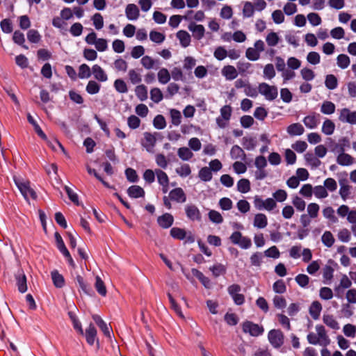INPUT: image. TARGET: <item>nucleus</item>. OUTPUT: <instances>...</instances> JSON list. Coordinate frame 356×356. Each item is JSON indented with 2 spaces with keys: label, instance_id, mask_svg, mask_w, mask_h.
Instances as JSON below:
<instances>
[{
  "label": "nucleus",
  "instance_id": "obj_1",
  "mask_svg": "<svg viewBox=\"0 0 356 356\" xmlns=\"http://www.w3.org/2000/svg\"><path fill=\"white\" fill-rule=\"evenodd\" d=\"M15 183L23 197L28 200L29 198L36 199L37 195L35 191L31 187L30 182L20 178H14Z\"/></svg>",
  "mask_w": 356,
  "mask_h": 356
},
{
  "label": "nucleus",
  "instance_id": "obj_2",
  "mask_svg": "<svg viewBox=\"0 0 356 356\" xmlns=\"http://www.w3.org/2000/svg\"><path fill=\"white\" fill-rule=\"evenodd\" d=\"M259 94L264 97L267 101H273L278 96V90L277 86L269 85L267 83L262 82L258 86Z\"/></svg>",
  "mask_w": 356,
  "mask_h": 356
},
{
  "label": "nucleus",
  "instance_id": "obj_3",
  "mask_svg": "<svg viewBox=\"0 0 356 356\" xmlns=\"http://www.w3.org/2000/svg\"><path fill=\"white\" fill-rule=\"evenodd\" d=\"M229 239L233 244L238 245L242 249H248L252 246L251 239L247 236H243L238 231L234 232Z\"/></svg>",
  "mask_w": 356,
  "mask_h": 356
},
{
  "label": "nucleus",
  "instance_id": "obj_4",
  "mask_svg": "<svg viewBox=\"0 0 356 356\" xmlns=\"http://www.w3.org/2000/svg\"><path fill=\"white\" fill-rule=\"evenodd\" d=\"M352 284L353 283L351 278H349L345 274L342 275L339 281V284L337 286H336L334 289L336 296L338 298H341L344 293V290L347 289H351L350 287Z\"/></svg>",
  "mask_w": 356,
  "mask_h": 356
},
{
  "label": "nucleus",
  "instance_id": "obj_5",
  "mask_svg": "<svg viewBox=\"0 0 356 356\" xmlns=\"http://www.w3.org/2000/svg\"><path fill=\"white\" fill-rule=\"evenodd\" d=\"M270 343L275 348L281 347L284 343V334L280 330H271L268 334Z\"/></svg>",
  "mask_w": 356,
  "mask_h": 356
},
{
  "label": "nucleus",
  "instance_id": "obj_6",
  "mask_svg": "<svg viewBox=\"0 0 356 356\" xmlns=\"http://www.w3.org/2000/svg\"><path fill=\"white\" fill-rule=\"evenodd\" d=\"M302 122L307 129H315L321 122V115L312 112L302 119Z\"/></svg>",
  "mask_w": 356,
  "mask_h": 356
},
{
  "label": "nucleus",
  "instance_id": "obj_7",
  "mask_svg": "<svg viewBox=\"0 0 356 356\" xmlns=\"http://www.w3.org/2000/svg\"><path fill=\"white\" fill-rule=\"evenodd\" d=\"M243 331L245 333H248L251 336L258 337L261 335L264 330L263 327L259 326L251 321H245L242 325Z\"/></svg>",
  "mask_w": 356,
  "mask_h": 356
},
{
  "label": "nucleus",
  "instance_id": "obj_8",
  "mask_svg": "<svg viewBox=\"0 0 356 356\" xmlns=\"http://www.w3.org/2000/svg\"><path fill=\"white\" fill-rule=\"evenodd\" d=\"M339 120L344 123L356 124V111H352L348 108L341 109Z\"/></svg>",
  "mask_w": 356,
  "mask_h": 356
},
{
  "label": "nucleus",
  "instance_id": "obj_9",
  "mask_svg": "<svg viewBox=\"0 0 356 356\" xmlns=\"http://www.w3.org/2000/svg\"><path fill=\"white\" fill-rule=\"evenodd\" d=\"M340 147V154L337 157V162L342 166L351 165L354 161V158L348 154L344 152V147L341 145H336V149Z\"/></svg>",
  "mask_w": 356,
  "mask_h": 356
},
{
  "label": "nucleus",
  "instance_id": "obj_10",
  "mask_svg": "<svg viewBox=\"0 0 356 356\" xmlns=\"http://www.w3.org/2000/svg\"><path fill=\"white\" fill-rule=\"evenodd\" d=\"M186 217L191 221H200L202 215L197 206L193 204H188L184 207Z\"/></svg>",
  "mask_w": 356,
  "mask_h": 356
},
{
  "label": "nucleus",
  "instance_id": "obj_11",
  "mask_svg": "<svg viewBox=\"0 0 356 356\" xmlns=\"http://www.w3.org/2000/svg\"><path fill=\"white\" fill-rule=\"evenodd\" d=\"M144 138L141 141L142 146L148 152H153L155 147L156 139L154 134L149 132L143 134Z\"/></svg>",
  "mask_w": 356,
  "mask_h": 356
},
{
  "label": "nucleus",
  "instance_id": "obj_12",
  "mask_svg": "<svg viewBox=\"0 0 356 356\" xmlns=\"http://www.w3.org/2000/svg\"><path fill=\"white\" fill-rule=\"evenodd\" d=\"M255 207L259 209H266L267 211L273 210L277 204L274 199L273 198H267L266 200H262L261 198L256 197L254 200Z\"/></svg>",
  "mask_w": 356,
  "mask_h": 356
},
{
  "label": "nucleus",
  "instance_id": "obj_13",
  "mask_svg": "<svg viewBox=\"0 0 356 356\" xmlns=\"http://www.w3.org/2000/svg\"><path fill=\"white\" fill-rule=\"evenodd\" d=\"M315 330L317 338L320 342V346L323 347L328 346L330 343V339L327 334L325 327L322 325H316Z\"/></svg>",
  "mask_w": 356,
  "mask_h": 356
},
{
  "label": "nucleus",
  "instance_id": "obj_14",
  "mask_svg": "<svg viewBox=\"0 0 356 356\" xmlns=\"http://www.w3.org/2000/svg\"><path fill=\"white\" fill-rule=\"evenodd\" d=\"M168 195L172 202H175L178 204H183L186 202V195L184 190L180 187L171 190Z\"/></svg>",
  "mask_w": 356,
  "mask_h": 356
},
{
  "label": "nucleus",
  "instance_id": "obj_15",
  "mask_svg": "<svg viewBox=\"0 0 356 356\" xmlns=\"http://www.w3.org/2000/svg\"><path fill=\"white\" fill-rule=\"evenodd\" d=\"M125 15L130 21H136L140 17V10L134 3H129L125 8Z\"/></svg>",
  "mask_w": 356,
  "mask_h": 356
},
{
  "label": "nucleus",
  "instance_id": "obj_16",
  "mask_svg": "<svg viewBox=\"0 0 356 356\" xmlns=\"http://www.w3.org/2000/svg\"><path fill=\"white\" fill-rule=\"evenodd\" d=\"M15 280L18 291L22 293H25L27 291V281L23 270H18L15 275Z\"/></svg>",
  "mask_w": 356,
  "mask_h": 356
},
{
  "label": "nucleus",
  "instance_id": "obj_17",
  "mask_svg": "<svg viewBox=\"0 0 356 356\" xmlns=\"http://www.w3.org/2000/svg\"><path fill=\"white\" fill-rule=\"evenodd\" d=\"M188 29L193 33L194 38L197 40L202 39L204 35L205 29L202 24L191 22L188 26Z\"/></svg>",
  "mask_w": 356,
  "mask_h": 356
},
{
  "label": "nucleus",
  "instance_id": "obj_18",
  "mask_svg": "<svg viewBox=\"0 0 356 356\" xmlns=\"http://www.w3.org/2000/svg\"><path fill=\"white\" fill-rule=\"evenodd\" d=\"M222 75L227 81H232L235 79L238 76L237 70L230 65H225L221 70Z\"/></svg>",
  "mask_w": 356,
  "mask_h": 356
},
{
  "label": "nucleus",
  "instance_id": "obj_19",
  "mask_svg": "<svg viewBox=\"0 0 356 356\" xmlns=\"http://www.w3.org/2000/svg\"><path fill=\"white\" fill-rule=\"evenodd\" d=\"M183 18L186 21L193 19L196 22H202L205 18V15L202 10H198L194 13L193 10H190L186 11V14L183 16Z\"/></svg>",
  "mask_w": 356,
  "mask_h": 356
},
{
  "label": "nucleus",
  "instance_id": "obj_20",
  "mask_svg": "<svg viewBox=\"0 0 356 356\" xmlns=\"http://www.w3.org/2000/svg\"><path fill=\"white\" fill-rule=\"evenodd\" d=\"M92 73L95 79L100 82H105L108 80L106 73L99 65H94L92 67Z\"/></svg>",
  "mask_w": 356,
  "mask_h": 356
},
{
  "label": "nucleus",
  "instance_id": "obj_21",
  "mask_svg": "<svg viewBox=\"0 0 356 356\" xmlns=\"http://www.w3.org/2000/svg\"><path fill=\"white\" fill-rule=\"evenodd\" d=\"M174 222L173 216L168 213H165L163 215L159 216L157 218V222L160 227L164 229H168L172 226Z\"/></svg>",
  "mask_w": 356,
  "mask_h": 356
},
{
  "label": "nucleus",
  "instance_id": "obj_22",
  "mask_svg": "<svg viewBox=\"0 0 356 356\" xmlns=\"http://www.w3.org/2000/svg\"><path fill=\"white\" fill-rule=\"evenodd\" d=\"M141 65L147 70L157 69L159 65V60H155L149 56H145L140 60Z\"/></svg>",
  "mask_w": 356,
  "mask_h": 356
},
{
  "label": "nucleus",
  "instance_id": "obj_23",
  "mask_svg": "<svg viewBox=\"0 0 356 356\" xmlns=\"http://www.w3.org/2000/svg\"><path fill=\"white\" fill-rule=\"evenodd\" d=\"M268 225V218L264 213H257L254 216L253 225L257 229H264Z\"/></svg>",
  "mask_w": 356,
  "mask_h": 356
},
{
  "label": "nucleus",
  "instance_id": "obj_24",
  "mask_svg": "<svg viewBox=\"0 0 356 356\" xmlns=\"http://www.w3.org/2000/svg\"><path fill=\"white\" fill-rule=\"evenodd\" d=\"M286 131L290 136H300L304 134L305 129L303 126L297 122L293 123L287 127Z\"/></svg>",
  "mask_w": 356,
  "mask_h": 356
},
{
  "label": "nucleus",
  "instance_id": "obj_25",
  "mask_svg": "<svg viewBox=\"0 0 356 356\" xmlns=\"http://www.w3.org/2000/svg\"><path fill=\"white\" fill-rule=\"evenodd\" d=\"M230 156L232 159H241L245 161L246 154L244 150L238 145H235L232 146L230 150Z\"/></svg>",
  "mask_w": 356,
  "mask_h": 356
},
{
  "label": "nucleus",
  "instance_id": "obj_26",
  "mask_svg": "<svg viewBox=\"0 0 356 356\" xmlns=\"http://www.w3.org/2000/svg\"><path fill=\"white\" fill-rule=\"evenodd\" d=\"M177 38L179 40L181 47L186 48L191 44V38L190 34L186 31H179L177 33Z\"/></svg>",
  "mask_w": 356,
  "mask_h": 356
},
{
  "label": "nucleus",
  "instance_id": "obj_27",
  "mask_svg": "<svg viewBox=\"0 0 356 356\" xmlns=\"http://www.w3.org/2000/svg\"><path fill=\"white\" fill-rule=\"evenodd\" d=\"M322 311V305L318 301H314L309 309L311 316L314 320H318Z\"/></svg>",
  "mask_w": 356,
  "mask_h": 356
},
{
  "label": "nucleus",
  "instance_id": "obj_28",
  "mask_svg": "<svg viewBox=\"0 0 356 356\" xmlns=\"http://www.w3.org/2000/svg\"><path fill=\"white\" fill-rule=\"evenodd\" d=\"M127 194L131 198H138L145 195V191L138 185H133L127 189Z\"/></svg>",
  "mask_w": 356,
  "mask_h": 356
},
{
  "label": "nucleus",
  "instance_id": "obj_29",
  "mask_svg": "<svg viewBox=\"0 0 356 356\" xmlns=\"http://www.w3.org/2000/svg\"><path fill=\"white\" fill-rule=\"evenodd\" d=\"M241 144L246 150L251 151L255 149L257 142L254 137L245 136L242 138Z\"/></svg>",
  "mask_w": 356,
  "mask_h": 356
},
{
  "label": "nucleus",
  "instance_id": "obj_30",
  "mask_svg": "<svg viewBox=\"0 0 356 356\" xmlns=\"http://www.w3.org/2000/svg\"><path fill=\"white\" fill-rule=\"evenodd\" d=\"M97 330L92 324H90L86 330V338L87 342L92 346L96 341Z\"/></svg>",
  "mask_w": 356,
  "mask_h": 356
},
{
  "label": "nucleus",
  "instance_id": "obj_31",
  "mask_svg": "<svg viewBox=\"0 0 356 356\" xmlns=\"http://www.w3.org/2000/svg\"><path fill=\"white\" fill-rule=\"evenodd\" d=\"M175 172L180 177L186 178L191 174V168L188 163H181L175 168Z\"/></svg>",
  "mask_w": 356,
  "mask_h": 356
},
{
  "label": "nucleus",
  "instance_id": "obj_32",
  "mask_svg": "<svg viewBox=\"0 0 356 356\" xmlns=\"http://www.w3.org/2000/svg\"><path fill=\"white\" fill-rule=\"evenodd\" d=\"M335 104L330 101H324L321 106V112L324 115H332L335 112Z\"/></svg>",
  "mask_w": 356,
  "mask_h": 356
},
{
  "label": "nucleus",
  "instance_id": "obj_33",
  "mask_svg": "<svg viewBox=\"0 0 356 356\" xmlns=\"http://www.w3.org/2000/svg\"><path fill=\"white\" fill-rule=\"evenodd\" d=\"M334 123L330 119H325L322 125V132L326 136H330L334 133Z\"/></svg>",
  "mask_w": 356,
  "mask_h": 356
},
{
  "label": "nucleus",
  "instance_id": "obj_34",
  "mask_svg": "<svg viewBox=\"0 0 356 356\" xmlns=\"http://www.w3.org/2000/svg\"><path fill=\"white\" fill-rule=\"evenodd\" d=\"M177 155L182 161H187L193 158V153L188 147H182L178 149Z\"/></svg>",
  "mask_w": 356,
  "mask_h": 356
},
{
  "label": "nucleus",
  "instance_id": "obj_35",
  "mask_svg": "<svg viewBox=\"0 0 356 356\" xmlns=\"http://www.w3.org/2000/svg\"><path fill=\"white\" fill-rule=\"evenodd\" d=\"M158 81L161 84H166L170 80V73L166 68H161L157 73Z\"/></svg>",
  "mask_w": 356,
  "mask_h": 356
},
{
  "label": "nucleus",
  "instance_id": "obj_36",
  "mask_svg": "<svg viewBox=\"0 0 356 356\" xmlns=\"http://www.w3.org/2000/svg\"><path fill=\"white\" fill-rule=\"evenodd\" d=\"M321 241L325 247L331 248L334 245L335 239L331 232L325 231L321 236Z\"/></svg>",
  "mask_w": 356,
  "mask_h": 356
},
{
  "label": "nucleus",
  "instance_id": "obj_37",
  "mask_svg": "<svg viewBox=\"0 0 356 356\" xmlns=\"http://www.w3.org/2000/svg\"><path fill=\"white\" fill-rule=\"evenodd\" d=\"M198 177L204 182L210 181L213 177L211 170L208 167L202 168L198 172Z\"/></svg>",
  "mask_w": 356,
  "mask_h": 356
},
{
  "label": "nucleus",
  "instance_id": "obj_38",
  "mask_svg": "<svg viewBox=\"0 0 356 356\" xmlns=\"http://www.w3.org/2000/svg\"><path fill=\"white\" fill-rule=\"evenodd\" d=\"M305 159L307 163L312 168H317L321 164V161L312 153L308 152L305 154Z\"/></svg>",
  "mask_w": 356,
  "mask_h": 356
},
{
  "label": "nucleus",
  "instance_id": "obj_39",
  "mask_svg": "<svg viewBox=\"0 0 356 356\" xmlns=\"http://www.w3.org/2000/svg\"><path fill=\"white\" fill-rule=\"evenodd\" d=\"M51 279L54 286L57 288H62L65 284L63 276L57 270H54L51 273Z\"/></svg>",
  "mask_w": 356,
  "mask_h": 356
},
{
  "label": "nucleus",
  "instance_id": "obj_40",
  "mask_svg": "<svg viewBox=\"0 0 356 356\" xmlns=\"http://www.w3.org/2000/svg\"><path fill=\"white\" fill-rule=\"evenodd\" d=\"M323 215L325 218L327 219L332 223H336L338 221L335 216V211L331 207H326L323 209Z\"/></svg>",
  "mask_w": 356,
  "mask_h": 356
},
{
  "label": "nucleus",
  "instance_id": "obj_41",
  "mask_svg": "<svg viewBox=\"0 0 356 356\" xmlns=\"http://www.w3.org/2000/svg\"><path fill=\"white\" fill-rule=\"evenodd\" d=\"M323 321L327 326L330 327V328H332L333 330L339 329V323L332 315H330V314L323 315Z\"/></svg>",
  "mask_w": 356,
  "mask_h": 356
},
{
  "label": "nucleus",
  "instance_id": "obj_42",
  "mask_svg": "<svg viewBox=\"0 0 356 356\" xmlns=\"http://www.w3.org/2000/svg\"><path fill=\"white\" fill-rule=\"evenodd\" d=\"M243 16L245 18H250L254 14V7L252 2L245 1L242 10Z\"/></svg>",
  "mask_w": 356,
  "mask_h": 356
},
{
  "label": "nucleus",
  "instance_id": "obj_43",
  "mask_svg": "<svg viewBox=\"0 0 356 356\" xmlns=\"http://www.w3.org/2000/svg\"><path fill=\"white\" fill-rule=\"evenodd\" d=\"M250 181L248 179H241L237 182V190L241 193H247L250 191Z\"/></svg>",
  "mask_w": 356,
  "mask_h": 356
},
{
  "label": "nucleus",
  "instance_id": "obj_44",
  "mask_svg": "<svg viewBox=\"0 0 356 356\" xmlns=\"http://www.w3.org/2000/svg\"><path fill=\"white\" fill-rule=\"evenodd\" d=\"M149 39L152 42L160 44L165 40V35L161 32L152 30L149 33Z\"/></svg>",
  "mask_w": 356,
  "mask_h": 356
},
{
  "label": "nucleus",
  "instance_id": "obj_45",
  "mask_svg": "<svg viewBox=\"0 0 356 356\" xmlns=\"http://www.w3.org/2000/svg\"><path fill=\"white\" fill-rule=\"evenodd\" d=\"M92 73V69L90 70V67L83 63L81 64L79 67V73L78 76L79 79H85L90 77Z\"/></svg>",
  "mask_w": 356,
  "mask_h": 356
},
{
  "label": "nucleus",
  "instance_id": "obj_46",
  "mask_svg": "<svg viewBox=\"0 0 356 356\" xmlns=\"http://www.w3.org/2000/svg\"><path fill=\"white\" fill-rule=\"evenodd\" d=\"M101 88L100 84L93 80H90L88 81L86 90L90 95H95L97 94Z\"/></svg>",
  "mask_w": 356,
  "mask_h": 356
},
{
  "label": "nucleus",
  "instance_id": "obj_47",
  "mask_svg": "<svg viewBox=\"0 0 356 356\" xmlns=\"http://www.w3.org/2000/svg\"><path fill=\"white\" fill-rule=\"evenodd\" d=\"M325 85L329 90H334L337 88L338 81L333 74H328L325 76Z\"/></svg>",
  "mask_w": 356,
  "mask_h": 356
},
{
  "label": "nucleus",
  "instance_id": "obj_48",
  "mask_svg": "<svg viewBox=\"0 0 356 356\" xmlns=\"http://www.w3.org/2000/svg\"><path fill=\"white\" fill-rule=\"evenodd\" d=\"M350 63V58L346 54H339L337 58V64L341 69H346Z\"/></svg>",
  "mask_w": 356,
  "mask_h": 356
},
{
  "label": "nucleus",
  "instance_id": "obj_49",
  "mask_svg": "<svg viewBox=\"0 0 356 356\" xmlns=\"http://www.w3.org/2000/svg\"><path fill=\"white\" fill-rule=\"evenodd\" d=\"M155 173L159 184L162 185H169V178L168 175L161 169H156Z\"/></svg>",
  "mask_w": 356,
  "mask_h": 356
},
{
  "label": "nucleus",
  "instance_id": "obj_50",
  "mask_svg": "<svg viewBox=\"0 0 356 356\" xmlns=\"http://www.w3.org/2000/svg\"><path fill=\"white\" fill-rule=\"evenodd\" d=\"M68 316L70 318V320L72 322L74 328L79 332L81 334H83V330L82 329L81 323L79 321L77 316H76L75 313L73 312H69Z\"/></svg>",
  "mask_w": 356,
  "mask_h": 356
},
{
  "label": "nucleus",
  "instance_id": "obj_51",
  "mask_svg": "<svg viewBox=\"0 0 356 356\" xmlns=\"http://www.w3.org/2000/svg\"><path fill=\"white\" fill-rule=\"evenodd\" d=\"M334 269L332 266L326 265L323 268V277L324 283L330 284L333 278Z\"/></svg>",
  "mask_w": 356,
  "mask_h": 356
},
{
  "label": "nucleus",
  "instance_id": "obj_52",
  "mask_svg": "<svg viewBox=\"0 0 356 356\" xmlns=\"http://www.w3.org/2000/svg\"><path fill=\"white\" fill-rule=\"evenodd\" d=\"M95 287L99 295L106 296L107 293L106 288L99 276H96L95 277Z\"/></svg>",
  "mask_w": 356,
  "mask_h": 356
},
{
  "label": "nucleus",
  "instance_id": "obj_53",
  "mask_svg": "<svg viewBox=\"0 0 356 356\" xmlns=\"http://www.w3.org/2000/svg\"><path fill=\"white\" fill-rule=\"evenodd\" d=\"M136 95L140 101H145L147 99V88L144 85H139L135 89Z\"/></svg>",
  "mask_w": 356,
  "mask_h": 356
},
{
  "label": "nucleus",
  "instance_id": "obj_54",
  "mask_svg": "<svg viewBox=\"0 0 356 356\" xmlns=\"http://www.w3.org/2000/svg\"><path fill=\"white\" fill-rule=\"evenodd\" d=\"M170 235L172 238L178 240H183L186 236V232L184 229L172 227L170 229Z\"/></svg>",
  "mask_w": 356,
  "mask_h": 356
},
{
  "label": "nucleus",
  "instance_id": "obj_55",
  "mask_svg": "<svg viewBox=\"0 0 356 356\" xmlns=\"http://www.w3.org/2000/svg\"><path fill=\"white\" fill-rule=\"evenodd\" d=\"M320 207L316 203H309L307 205V211L311 218H316L318 216Z\"/></svg>",
  "mask_w": 356,
  "mask_h": 356
},
{
  "label": "nucleus",
  "instance_id": "obj_56",
  "mask_svg": "<svg viewBox=\"0 0 356 356\" xmlns=\"http://www.w3.org/2000/svg\"><path fill=\"white\" fill-rule=\"evenodd\" d=\"M76 282L78 283L80 289L87 295H92L93 293L90 287L84 282L83 278L81 275H77L76 277Z\"/></svg>",
  "mask_w": 356,
  "mask_h": 356
},
{
  "label": "nucleus",
  "instance_id": "obj_57",
  "mask_svg": "<svg viewBox=\"0 0 356 356\" xmlns=\"http://www.w3.org/2000/svg\"><path fill=\"white\" fill-rule=\"evenodd\" d=\"M313 193L318 199H323L328 196V193L324 186H316L314 188Z\"/></svg>",
  "mask_w": 356,
  "mask_h": 356
},
{
  "label": "nucleus",
  "instance_id": "obj_58",
  "mask_svg": "<svg viewBox=\"0 0 356 356\" xmlns=\"http://www.w3.org/2000/svg\"><path fill=\"white\" fill-rule=\"evenodd\" d=\"M266 41L268 46L275 47L280 41V38L277 33L271 31L266 37Z\"/></svg>",
  "mask_w": 356,
  "mask_h": 356
},
{
  "label": "nucleus",
  "instance_id": "obj_59",
  "mask_svg": "<svg viewBox=\"0 0 356 356\" xmlns=\"http://www.w3.org/2000/svg\"><path fill=\"white\" fill-rule=\"evenodd\" d=\"M260 54L253 47H248L245 51V57L251 61H256L260 58Z\"/></svg>",
  "mask_w": 356,
  "mask_h": 356
},
{
  "label": "nucleus",
  "instance_id": "obj_60",
  "mask_svg": "<svg viewBox=\"0 0 356 356\" xmlns=\"http://www.w3.org/2000/svg\"><path fill=\"white\" fill-rule=\"evenodd\" d=\"M300 75L305 81H311L315 78L314 72L308 67L301 69Z\"/></svg>",
  "mask_w": 356,
  "mask_h": 356
},
{
  "label": "nucleus",
  "instance_id": "obj_61",
  "mask_svg": "<svg viewBox=\"0 0 356 356\" xmlns=\"http://www.w3.org/2000/svg\"><path fill=\"white\" fill-rule=\"evenodd\" d=\"M214 277H218L226 272V268L222 264H216L209 268Z\"/></svg>",
  "mask_w": 356,
  "mask_h": 356
},
{
  "label": "nucleus",
  "instance_id": "obj_62",
  "mask_svg": "<svg viewBox=\"0 0 356 356\" xmlns=\"http://www.w3.org/2000/svg\"><path fill=\"white\" fill-rule=\"evenodd\" d=\"M172 123L175 126H179L181 122V112L177 109L172 108L170 111Z\"/></svg>",
  "mask_w": 356,
  "mask_h": 356
},
{
  "label": "nucleus",
  "instance_id": "obj_63",
  "mask_svg": "<svg viewBox=\"0 0 356 356\" xmlns=\"http://www.w3.org/2000/svg\"><path fill=\"white\" fill-rule=\"evenodd\" d=\"M163 98L161 90L158 88H154L150 90V99L154 103H159Z\"/></svg>",
  "mask_w": 356,
  "mask_h": 356
},
{
  "label": "nucleus",
  "instance_id": "obj_64",
  "mask_svg": "<svg viewBox=\"0 0 356 356\" xmlns=\"http://www.w3.org/2000/svg\"><path fill=\"white\" fill-rule=\"evenodd\" d=\"M343 332L347 337L354 338L356 334V326L350 323L346 324L343 327Z\"/></svg>",
  "mask_w": 356,
  "mask_h": 356
}]
</instances>
